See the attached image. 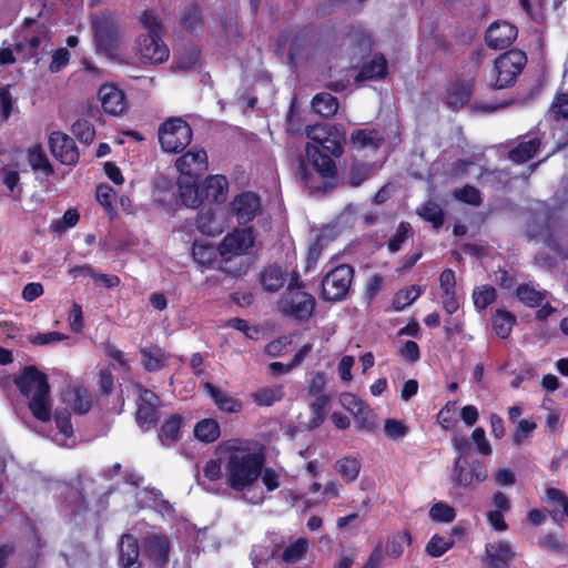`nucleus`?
Here are the masks:
<instances>
[{
  "instance_id": "nucleus-36",
  "label": "nucleus",
  "mask_w": 568,
  "mask_h": 568,
  "mask_svg": "<svg viewBox=\"0 0 568 568\" xmlns=\"http://www.w3.org/2000/svg\"><path fill=\"white\" fill-rule=\"evenodd\" d=\"M338 99L328 92H320L312 99V108L323 118L334 116L338 110Z\"/></svg>"
},
{
  "instance_id": "nucleus-26",
  "label": "nucleus",
  "mask_w": 568,
  "mask_h": 568,
  "mask_svg": "<svg viewBox=\"0 0 568 568\" xmlns=\"http://www.w3.org/2000/svg\"><path fill=\"white\" fill-rule=\"evenodd\" d=\"M546 499L552 505V509L549 511L551 519L557 525H561L568 519V496L559 488L548 487L546 489Z\"/></svg>"
},
{
  "instance_id": "nucleus-7",
  "label": "nucleus",
  "mask_w": 568,
  "mask_h": 568,
  "mask_svg": "<svg viewBox=\"0 0 568 568\" xmlns=\"http://www.w3.org/2000/svg\"><path fill=\"white\" fill-rule=\"evenodd\" d=\"M158 136L163 152L181 153L191 143L193 130L182 118L172 116L160 124Z\"/></svg>"
},
{
  "instance_id": "nucleus-21",
  "label": "nucleus",
  "mask_w": 568,
  "mask_h": 568,
  "mask_svg": "<svg viewBox=\"0 0 568 568\" xmlns=\"http://www.w3.org/2000/svg\"><path fill=\"white\" fill-rule=\"evenodd\" d=\"M102 109L111 115L121 114L126 106L125 94L114 84H103L98 92Z\"/></svg>"
},
{
  "instance_id": "nucleus-25",
  "label": "nucleus",
  "mask_w": 568,
  "mask_h": 568,
  "mask_svg": "<svg viewBox=\"0 0 568 568\" xmlns=\"http://www.w3.org/2000/svg\"><path fill=\"white\" fill-rule=\"evenodd\" d=\"M229 182L224 175H210L202 184L203 202L222 203L226 199Z\"/></svg>"
},
{
  "instance_id": "nucleus-1",
  "label": "nucleus",
  "mask_w": 568,
  "mask_h": 568,
  "mask_svg": "<svg viewBox=\"0 0 568 568\" xmlns=\"http://www.w3.org/2000/svg\"><path fill=\"white\" fill-rule=\"evenodd\" d=\"M306 134L311 142L298 161L297 180L310 194L332 192L338 184L335 159L344 153L345 131L335 124H318L307 126Z\"/></svg>"
},
{
  "instance_id": "nucleus-43",
  "label": "nucleus",
  "mask_w": 568,
  "mask_h": 568,
  "mask_svg": "<svg viewBox=\"0 0 568 568\" xmlns=\"http://www.w3.org/2000/svg\"><path fill=\"white\" fill-rule=\"evenodd\" d=\"M497 292L491 285H481L473 291V302L477 311L486 310L490 304L495 303Z\"/></svg>"
},
{
  "instance_id": "nucleus-19",
  "label": "nucleus",
  "mask_w": 568,
  "mask_h": 568,
  "mask_svg": "<svg viewBox=\"0 0 568 568\" xmlns=\"http://www.w3.org/2000/svg\"><path fill=\"white\" fill-rule=\"evenodd\" d=\"M474 85V80L456 79L449 82L444 95V103L453 110L462 109L470 101Z\"/></svg>"
},
{
  "instance_id": "nucleus-20",
  "label": "nucleus",
  "mask_w": 568,
  "mask_h": 568,
  "mask_svg": "<svg viewBox=\"0 0 568 568\" xmlns=\"http://www.w3.org/2000/svg\"><path fill=\"white\" fill-rule=\"evenodd\" d=\"M118 562L121 568H142L140 560V544L135 536L131 534H123L121 536L119 546Z\"/></svg>"
},
{
  "instance_id": "nucleus-54",
  "label": "nucleus",
  "mask_w": 568,
  "mask_h": 568,
  "mask_svg": "<svg viewBox=\"0 0 568 568\" xmlns=\"http://www.w3.org/2000/svg\"><path fill=\"white\" fill-rule=\"evenodd\" d=\"M454 196L456 200L473 206H478L483 202L480 191L469 184H466L459 190H456L454 192Z\"/></svg>"
},
{
  "instance_id": "nucleus-13",
  "label": "nucleus",
  "mask_w": 568,
  "mask_h": 568,
  "mask_svg": "<svg viewBox=\"0 0 568 568\" xmlns=\"http://www.w3.org/2000/svg\"><path fill=\"white\" fill-rule=\"evenodd\" d=\"M207 165L206 151L197 146L191 148L175 161L180 176L200 178L207 170Z\"/></svg>"
},
{
  "instance_id": "nucleus-60",
  "label": "nucleus",
  "mask_w": 568,
  "mask_h": 568,
  "mask_svg": "<svg viewBox=\"0 0 568 568\" xmlns=\"http://www.w3.org/2000/svg\"><path fill=\"white\" fill-rule=\"evenodd\" d=\"M97 201L102 205L109 213L114 211L113 202L115 199V191L108 184H100L95 190Z\"/></svg>"
},
{
  "instance_id": "nucleus-29",
  "label": "nucleus",
  "mask_w": 568,
  "mask_h": 568,
  "mask_svg": "<svg viewBox=\"0 0 568 568\" xmlns=\"http://www.w3.org/2000/svg\"><path fill=\"white\" fill-rule=\"evenodd\" d=\"M388 73L387 61L384 55H375L369 62L364 63L355 77L356 82L373 79H384Z\"/></svg>"
},
{
  "instance_id": "nucleus-59",
  "label": "nucleus",
  "mask_w": 568,
  "mask_h": 568,
  "mask_svg": "<svg viewBox=\"0 0 568 568\" xmlns=\"http://www.w3.org/2000/svg\"><path fill=\"white\" fill-rule=\"evenodd\" d=\"M192 255L196 263L205 266L210 265L214 261V248L207 244L193 243Z\"/></svg>"
},
{
  "instance_id": "nucleus-16",
  "label": "nucleus",
  "mask_w": 568,
  "mask_h": 568,
  "mask_svg": "<svg viewBox=\"0 0 568 568\" xmlns=\"http://www.w3.org/2000/svg\"><path fill=\"white\" fill-rule=\"evenodd\" d=\"M162 34H142L138 38V49L143 61L162 63L170 57V50L163 42Z\"/></svg>"
},
{
  "instance_id": "nucleus-8",
  "label": "nucleus",
  "mask_w": 568,
  "mask_h": 568,
  "mask_svg": "<svg viewBox=\"0 0 568 568\" xmlns=\"http://www.w3.org/2000/svg\"><path fill=\"white\" fill-rule=\"evenodd\" d=\"M98 53L114 54L120 47V30L111 12L105 11L91 20Z\"/></svg>"
},
{
  "instance_id": "nucleus-15",
  "label": "nucleus",
  "mask_w": 568,
  "mask_h": 568,
  "mask_svg": "<svg viewBox=\"0 0 568 568\" xmlns=\"http://www.w3.org/2000/svg\"><path fill=\"white\" fill-rule=\"evenodd\" d=\"M516 558V551L510 541L501 539L485 546L483 562L485 568H510V562Z\"/></svg>"
},
{
  "instance_id": "nucleus-51",
  "label": "nucleus",
  "mask_w": 568,
  "mask_h": 568,
  "mask_svg": "<svg viewBox=\"0 0 568 568\" xmlns=\"http://www.w3.org/2000/svg\"><path fill=\"white\" fill-rule=\"evenodd\" d=\"M454 546V540L440 535H434L425 547V551L428 556L433 558L442 557L445 552H447Z\"/></svg>"
},
{
  "instance_id": "nucleus-38",
  "label": "nucleus",
  "mask_w": 568,
  "mask_h": 568,
  "mask_svg": "<svg viewBox=\"0 0 568 568\" xmlns=\"http://www.w3.org/2000/svg\"><path fill=\"white\" fill-rule=\"evenodd\" d=\"M196 229L207 236H215L222 233V226L212 209H202L195 219Z\"/></svg>"
},
{
  "instance_id": "nucleus-5",
  "label": "nucleus",
  "mask_w": 568,
  "mask_h": 568,
  "mask_svg": "<svg viewBox=\"0 0 568 568\" xmlns=\"http://www.w3.org/2000/svg\"><path fill=\"white\" fill-rule=\"evenodd\" d=\"M527 63L523 51L509 50L500 54L490 71L489 88L493 90L506 89L515 84L517 77Z\"/></svg>"
},
{
  "instance_id": "nucleus-44",
  "label": "nucleus",
  "mask_w": 568,
  "mask_h": 568,
  "mask_svg": "<svg viewBox=\"0 0 568 568\" xmlns=\"http://www.w3.org/2000/svg\"><path fill=\"white\" fill-rule=\"evenodd\" d=\"M28 160L33 171H42L45 175L53 173V166L49 162V159L41 145H36L29 149Z\"/></svg>"
},
{
  "instance_id": "nucleus-37",
  "label": "nucleus",
  "mask_w": 568,
  "mask_h": 568,
  "mask_svg": "<svg viewBox=\"0 0 568 568\" xmlns=\"http://www.w3.org/2000/svg\"><path fill=\"white\" fill-rule=\"evenodd\" d=\"M180 23L190 33L203 29L204 20L196 2H191L184 8L180 14Z\"/></svg>"
},
{
  "instance_id": "nucleus-52",
  "label": "nucleus",
  "mask_w": 568,
  "mask_h": 568,
  "mask_svg": "<svg viewBox=\"0 0 568 568\" xmlns=\"http://www.w3.org/2000/svg\"><path fill=\"white\" fill-rule=\"evenodd\" d=\"M429 518L435 523L448 524L455 520L456 511L447 503L438 501L430 507Z\"/></svg>"
},
{
  "instance_id": "nucleus-39",
  "label": "nucleus",
  "mask_w": 568,
  "mask_h": 568,
  "mask_svg": "<svg viewBox=\"0 0 568 568\" xmlns=\"http://www.w3.org/2000/svg\"><path fill=\"white\" fill-rule=\"evenodd\" d=\"M332 398L327 394L315 396L314 400L310 404L311 418L308 420V428H318L326 419L327 408Z\"/></svg>"
},
{
  "instance_id": "nucleus-46",
  "label": "nucleus",
  "mask_w": 568,
  "mask_h": 568,
  "mask_svg": "<svg viewBox=\"0 0 568 568\" xmlns=\"http://www.w3.org/2000/svg\"><path fill=\"white\" fill-rule=\"evenodd\" d=\"M412 544V535L408 530H403L393 535L386 545V555L392 558H398L404 552V545L409 546Z\"/></svg>"
},
{
  "instance_id": "nucleus-33",
  "label": "nucleus",
  "mask_w": 568,
  "mask_h": 568,
  "mask_svg": "<svg viewBox=\"0 0 568 568\" xmlns=\"http://www.w3.org/2000/svg\"><path fill=\"white\" fill-rule=\"evenodd\" d=\"M43 37L32 36L16 43L14 49L21 55L23 61H33L36 65L41 61L39 48L42 44Z\"/></svg>"
},
{
  "instance_id": "nucleus-47",
  "label": "nucleus",
  "mask_w": 568,
  "mask_h": 568,
  "mask_svg": "<svg viewBox=\"0 0 568 568\" xmlns=\"http://www.w3.org/2000/svg\"><path fill=\"white\" fill-rule=\"evenodd\" d=\"M417 214L425 221L430 222L434 229H439L444 223V214L440 206L433 202H425L418 210Z\"/></svg>"
},
{
  "instance_id": "nucleus-30",
  "label": "nucleus",
  "mask_w": 568,
  "mask_h": 568,
  "mask_svg": "<svg viewBox=\"0 0 568 568\" xmlns=\"http://www.w3.org/2000/svg\"><path fill=\"white\" fill-rule=\"evenodd\" d=\"M140 354L142 356L143 368L149 373L161 371L168 366L170 359V355L158 346L152 348L142 347Z\"/></svg>"
},
{
  "instance_id": "nucleus-22",
  "label": "nucleus",
  "mask_w": 568,
  "mask_h": 568,
  "mask_svg": "<svg viewBox=\"0 0 568 568\" xmlns=\"http://www.w3.org/2000/svg\"><path fill=\"white\" fill-rule=\"evenodd\" d=\"M385 139L375 129H356L349 136V146L354 151L371 150L376 152L384 143Z\"/></svg>"
},
{
  "instance_id": "nucleus-31",
  "label": "nucleus",
  "mask_w": 568,
  "mask_h": 568,
  "mask_svg": "<svg viewBox=\"0 0 568 568\" xmlns=\"http://www.w3.org/2000/svg\"><path fill=\"white\" fill-rule=\"evenodd\" d=\"M541 145L539 138L519 142L508 152V159L516 164H524L531 160Z\"/></svg>"
},
{
  "instance_id": "nucleus-56",
  "label": "nucleus",
  "mask_w": 568,
  "mask_h": 568,
  "mask_svg": "<svg viewBox=\"0 0 568 568\" xmlns=\"http://www.w3.org/2000/svg\"><path fill=\"white\" fill-rule=\"evenodd\" d=\"M408 426L404 420L387 418L384 423V434L389 439H399L408 434Z\"/></svg>"
},
{
  "instance_id": "nucleus-55",
  "label": "nucleus",
  "mask_w": 568,
  "mask_h": 568,
  "mask_svg": "<svg viewBox=\"0 0 568 568\" xmlns=\"http://www.w3.org/2000/svg\"><path fill=\"white\" fill-rule=\"evenodd\" d=\"M140 22L143 28L148 31L146 34H162L163 24L159 14L153 10H145L140 17Z\"/></svg>"
},
{
  "instance_id": "nucleus-10",
  "label": "nucleus",
  "mask_w": 568,
  "mask_h": 568,
  "mask_svg": "<svg viewBox=\"0 0 568 568\" xmlns=\"http://www.w3.org/2000/svg\"><path fill=\"white\" fill-rule=\"evenodd\" d=\"M135 389L138 393L135 422L139 428L146 433L159 423L161 399L153 390L141 384H136Z\"/></svg>"
},
{
  "instance_id": "nucleus-12",
  "label": "nucleus",
  "mask_w": 568,
  "mask_h": 568,
  "mask_svg": "<svg viewBox=\"0 0 568 568\" xmlns=\"http://www.w3.org/2000/svg\"><path fill=\"white\" fill-rule=\"evenodd\" d=\"M49 149L55 160L64 165H74L80 154L74 140L61 131H53L49 135Z\"/></svg>"
},
{
  "instance_id": "nucleus-48",
  "label": "nucleus",
  "mask_w": 568,
  "mask_h": 568,
  "mask_svg": "<svg viewBox=\"0 0 568 568\" xmlns=\"http://www.w3.org/2000/svg\"><path fill=\"white\" fill-rule=\"evenodd\" d=\"M71 131L77 140L85 145L91 144L95 138V129L93 124L85 119H78L71 125Z\"/></svg>"
},
{
  "instance_id": "nucleus-53",
  "label": "nucleus",
  "mask_w": 568,
  "mask_h": 568,
  "mask_svg": "<svg viewBox=\"0 0 568 568\" xmlns=\"http://www.w3.org/2000/svg\"><path fill=\"white\" fill-rule=\"evenodd\" d=\"M80 220V214L77 209H69L64 214L51 223V231L57 233L65 232L68 229L73 227Z\"/></svg>"
},
{
  "instance_id": "nucleus-17",
  "label": "nucleus",
  "mask_w": 568,
  "mask_h": 568,
  "mask_svg": "<svg viewBox=\"0 0 568 568\" xmlns=\"http://www.w3.org/2000/svg\"><path fill=\"white\" fill-rule=\"evenodd\" d=\"M517 36L516 26L507 21H495L486 30L485 42L491 49L503 50L511 45Z\"/></svg>"
},
{
  "instance_id": "nucleus-35",
  "label": "nucleus",
  "mask_w": 568,
  "mask_h": 568,
  "mask_svg": "<svg viewBox=\"0 0 568 568\" xmlns=\"http://www.w3.org/2000/svg\"><path fill=\"white\" fill-rule=\"evenodd\" d=\"M193 434L194 437L202 443H214L221 435L220 424L214 418L201 419L195 424Z\"/></svg>"
},
{
  "instance_id": "nucleus-3",
  "label": "nucleus",
  "mask_w": 568,
  "mask_h": 568,
  "mask_svg": "<svg viewBox=\"0 0 568 568\" xmlns=\"http://www.w3.org/2000/svg\"><path fill=\"white\" fill-rule=\"evenodd\" d=\"M265 458L261 453L232 447L225 459V484L234 491H244L261 476Z\"/></svg>"
},
{
  "instance_id": "nucleus-32",
  "label": "nucleus",
  "mask_w": 568,
  "mask_h": 568,
  "mask_svg": "<svg viewBox=\"0 0 568 568\" xmlns=\"http://www.w3.org/2000/svg\"><path fill=\"white\" fill-rule=\"evenodd\" d=\"M516 322V316L505 308H498L491 316L493 329L503 339L509 337Z\"/></svg>"
},
{
  "instance_id": "nucleus-58",
  "label": "nucleus",
  "mask_w": 568,
  "mask_h": 568,
  "mask_svg": "<svg viewBox=\"0 0 568 568\" xmlns=\"http://www.w3.org/2000/svg\"><path fill=\"white\" fill-rule=\"evenodd\" d=\"M410 231L412 226L408 222H400L395 234L389 239L387 243L388 250L393 253L399 251L403 243L407 240Z\"/></svg>"
},
{
  "instance_id": "nucleus-6",
  "label": "nucleus",
  "mask_w": 568,
  "mask_h": 568,
  "mask_svg": "<svg viewBox=\"0 0 568 568\" xmlns=\"http://www.w3.org/2000/svg\"><path fill=\"white\" fill-rule=\"evenodd\" d=\"M354 268L349 264H339L328 270L321 282V298L328 303L346 300L354 281Z\"/></svg>"
},
{
  "instance_id": "nucleus-41",
  "label": "nucleus",
  "mask_w": 568,
  "mask_h": 568,
  "mask_svg": "<svg viewBox=\"0 0 568 568\" xmlns=\"http://www.w3.org/2000/svg\"><path fill=\"white\" fill-rule=\"evenodd\" d=\"M253 402L257 406H272L284 397V387L282 385L262 387L251 394Z\"/></svg>"
},
{
  "instance_id": "nucleus-18",
  "label": "nucleus",
  "mask_w": 568,
  "mask_h": 568,
  "mask_svg": "<svg viewBox=\"0 0 568 568\" xmlns=\"http://www.w3.org/2000/svg\"><path fill=\"white\" fill-rule=\"evenodd\" d=\"M254 244L252 229H236L222 240L219 250L222 255L246 253Z\"/></svg>"
},
{
  "instance_id": "nucleus-40",
  "label": "nucleus",
  "mask_w": 568,
  "mask_h": 568,
  "mask_svg": "<svg viewBox=\"0 0 568 568\" xmlns=\"http://www.w3.org/2000/svg\"><path fill=\"white\" fill-rule=\"evenodd\" d=\"M546 296L545 291H538L529 283L519 284L516 288V297L519 302L531 308L539 307Z\"/></svg>"
},
{
  "instance_id": "nucleus-61",
  "label": "nucleus",
  "mask_w": 568,
  "mask_h": 568,
  "mask_svg": "<svg viewBox=\"0 0 568 568\" xmlns=\"http://www.w3.org/2000/svg\"><path fill=\"white\" fill-rule=\"evenodd\" d=\"M539 544L545 549L557 554H566L568 551V545L564 541L562 537L554 532L545 535Z\"/></svg>"
},
{
  "instance_id": "nucleus-42",
  "label": "nucleus",
  "mask_w": 568,
  "mask_h": 568,
  "mask_svg": "<svg viewBox=\"0 0 568 568\" xmlns=\"http://www.w3.org/2000/svg\"><path fill=\"white\" fill-rule=\"evenodd\" d=\"M68 403L77 414H87L92 407V396L84 387L74 388L69 393Z\"/></svg>"
},
{
  "instance_id": "nucleus-63",
  "label": "nucleus",
  "mask_w": 568,
  "mask_h": 568,
  "mask_svg": "<svg viewBox=\"0 0 568 568\" xmlns=\"http://www.w3.org/2000/svg\"><path fill=\"white\" fill-rule=\"evenodd\" d=\"M54 422L59 432L63 434L65 437L69 438L73 435V426L71 423V414L69 410H55Z\"/></svg>"
},
{
  "instance_id": "nucleus-28",
  "label": "nucleus",
  "mask_w": 568,
  "mask_h": 568,
  "mask_svg": "<svg viewBox=\"0 0 568 568\" xmlns=\"http://www.w3.org/2000/svg\"><path fill=\"white\" fill-rule=\"evenodd\" d=\"M285 282L286 274L276 264L266 265L260 273V283L266 292L275 293L280 291Z\"/></svg>"
},
{
  "instance_id": "nucleus-14",
  "label": "nucleus",
  "mask_w": 568,
  "mask_h": 568,
  "mask_svg": "<svg viewBox=\"0 0 568 568\" xmlns=\"http://www.w3.org/2000/svg\"><path fill=\"white\" fill-rule=\"evenodd\" d=\"M230 209L239 224L245 225L252 222L260 212L261 199L252 191L242 192L233 197Z\"/></svg>"
},
{
  "instance_id": "nucleus-34",
  "label": "nucleus",
  "mask_w": 568,
  "mask_h": 568,
  "mask_svg": "<svg viewBox=\"0 0 568 568\" xmlns=\"http://www.w3.org/2000/svg\"><path fill=\"white\" fill-rule=\"evenodd\" d=\"M362 464L356 457H342L334 464L335 471L339 475L345 484L354 483L361 471Z\"/></svg>"
},
{
  "instance_id": "nucleus-62",
  "label": "nucleus",
  "mask_w": 568,
  "mask_h": 568,
  "mask_svg": "<svg viewBox=\"0 0 568 568\" xmlns=\"http://www.w3.org/2000/svg\"><path fill=\"white\" fill-rule=\"evenodd\" d=\"M359 408H356L353 416L355 417L358 427L363 429H373L374 427V413L366 404H358Z\"/></svg>"
},
{
  "instance_id": "nucleus-64",
  "label": "nucleus",
  "mask_w": 568,
  "mask_h": 568,
  "mask_svg": "<svg viewBox=\"0 0 568 568\" xmlns=\"http://www.w3.org/2000/svg\"><path fill=\"white\" fill-rule=\"evenodd\" d=\"M326 386V378L323 372H313L306 386L307 395L318 396L323 394Z\"/></svg>"
},
{
  "instance_id": "nucleus-27",
  "label": "nucleus",
  "mask_w": 568,
  "mask_h": 568,
  "mask_svg": "<svg viewBox=\"0 0 568 568\" xmlns=\"http://www.w3.org/2000/svg\"><path fill=\"white\" fill-rule=\"evenodd\" d=\"M182 423L183 418L180 414H173L162 423L158 438L163 446L170 447L180 440Z\"/></svg>"
},
{
  "instance_id": "nucleus-45",
  "label": "nucleus",
  "mask_w": 568,
  "mask_h": 568,
  "mask_svg": "<svg viewBox=\"0 0 568 568\" xmlns=\"http://www.w3.org/2000/svg\"><path fill=\"white\" fill-rule=\"evenodd\" d=\"M423 290L419 285H410L407 288L399 290L393 298V307L396 311H402L406 306L413 304L420 295Z\"/></svg>"
},
{
  "instance_id": "nucleus-23",
  "label": "nucleus",
  "mask_w": 568,
  "mask_h": 568,
  "mask_svg": "<svg viewBox=\"0 0 568 568\" xmlns=\"http://www.w3.org/2000/svg\"><path fill=\"white\" fill-rule=\"evenodd\" d=\"M199 179L180 176L178 180L181 202L187 207L196 209L203 203L202 185L199 184Z\"/></svg>"
},
{
  "instance_id": "nucleus-4",
  "label": "nucleus",
  "mask_w": 568,
  "mask_h": 568,
  "mask_svg": "<svg viewBox=\"0 0 568 568\" xmlns=\"http://www.w3.org/2000/svg\"><path fill=\"white\" fill-rule=\"evenodd\" d=\"M277 306L283 317L305 323L314 314L316 300L305 290L304 283L296 275L292 277L285 292L278 300Z\"/></svg>"
},
{
  "instance_id": "nucleus-11",
  "label": "nucleus",
  "mask_w": 568,
  "mask_h": 568,
  "mask_svg": "<svg viewBox=\"0 0 568 568\" xmlns=\"http://www.w3.org/2000/svg\"><path fill=\"white\" fill-rule=\"evenodd\" d=\"M143 554L153 568H166L172 550L171 541L164 534H152L143 538Z\"/></svg>"
},
{
  "instance_id": "nucleus-49",
  "label": "nucleus",
  "mask_w": 568,
  "mask_h": 568,
  "mask_svg": "<svg viewBox=\"0 0 568 568\" xmlns=\"http://www.w3.org/2000/svg\"><path fill=\"white\" fill-rule=\"evenodd\" d=\"M308 540L306 538H298L290 544L282 552V559L286 564L298 562L306 554Z\"/></svg>"
},
{
  "instance_id": "nucleus-57",
  "label": "nucleus",
  "mask_w": 568,
  "mask_h": 568,
  "mask_svg": "<svg viewBox=\"0 0 568 568\" xmlns=\"http://www.w3.org/2000/svg\"><path fill=\"white\" fill-rule=\"evenodd\" d=\"M200 60V50L196 47L185 49L182 54L176 59V69L187 71L193 69Z\"/></svg>"
},
{
  "instance_id": "nucleus-9",
  "label": "nucleus",
  "mask_w": 568,
  "mask_h": 568,
  "mask_svg": "<svg viewBox=\"0 0 568 568\" xmlns=\"http://www.w3.org/2000/svg\"><path fill=\"white\" fill-rule=\"evenodd\" d=\"M488 477L487 465L478 459L469 460L466 456L458 455L452 470V481L458 488H475Z\"/></svg>"
},
{
  "instance_id": "nucleus-50",
  "label": "nucleus",
  "mask_w": 568,
  "mask_h": 568,
  "mask_svg": "<svg viewBox=\"0 0 568 568\" xmlns=\"http://www.w3.org/2000/svg\"><path fill=\"white\" fill-rule=\"evenodd\" d=\"M372 170V164L354 161L349 169V185L352 187L361 186L371 176Z\"/></svg>"
},
{
  "instance_id": "nucleus-2",
  "label": "nucleus",
  "mask_w": 568,
  "mask_h": 568,
  "mask_svg": "<svg viewBox=\"0 0 568 568\" xmlns=\"http://www.w3.org/2000/svg\"><path fill=\"white\" fill-rule=\"evenodd\" d=\"M13 383L22 396L30 398L28 407L31 415L41 423H48L51 419V399L47 374L34 365H28Z\"/></svg>"
},
{
  "instance_id": "nucleus-24",
  "label": "nucleus",
  "mask_w": 568,
  "mask_h": 568,
  "mask_svg": "<svg viewBox=\"0 0 568 568\" xmlns=\"http://www.w3.org/2000/svg\"><path fill=\"white\" fill-rule=\"evenodd\" d=\"M204 389L210 395L219 410L235 414L243 409V403L239 398L225 390H222L214 384L210 382L205 383Z\"/></svg>"
}]
</instances>
